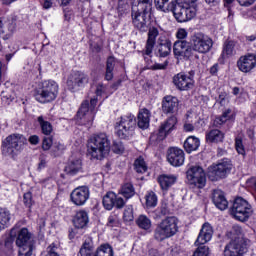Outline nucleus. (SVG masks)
Returning <instances> with one entry per match:
<instances>
[{"label": "nucleus", "instance_id": "c756f323", "mask_svg": "<svg viewBox=\"0 0 256 256\" xmlns=\"http://www.w3.org/2000/svg\"><path fill=\"white\" fill-rule=\"evenodd\" d=\"M153 9V0H133V11H144L145 13H151Z\"/></svg>", "mask_w": 256, "mask_h": 256}, {"label": "nucleus", "instance_id": "423d86ee", "mask_svg": "<svg viewBox=\"0 0 256 256\" xmlns=\"http://www.w3.org/2000/svg\"><path fill=\"white\" fill-rule=\"evenodd\" d=\"M233 171V162L229 158H223L209 167L208 179L210 181H221Z\"/></svg>", "mask_w": 256, "mask_h": 256}, {"label": "nucleus", "instance_id": "cd10ccee", "mask_svg": "<svg viewBox=\"0 0 256 256\" xmlns=\"http://www.w3.org/2000/svg\"><path fill=\"white\" fill-rule=\"evenodd\" d=\"M137 120V125L140 129H148L151 121V111L147 108L141 109L138 113Z\"/></svg>", "mask_w": 256, "mask_h": 256}, {"label": "nucleus", "instance_id": "8fccbe9b", "mask_svg": "<svg viewBox=\"0 0 256 256\" xmlns=\"http://www.w3.org/2000/svg\"><path fill=\"white\" fill-rule=\"evenodd\" d=\"M6 25H7L8 31H10V33H13V31H15L17 27V20L13 17L6 18Z\"/></svg>", "mask_w": 256, "mask_h": 256}, {"label": "nucleus", "instance_id": "f704fd0d", "mask_svg": "<svg viewBox=\"0 0 256 256\" xmlns=\"http://www.w3.org/2000/svg\"><path fill=\"white\" fill-rule=\"evenodd\" d=\"M11 221V213L7 209H0V231L9 227Z\"/></svg>", "mask_w": 256, "mask_h": 256}, {"label": "nucleus", "instance_id": "4d7b16f0", "mask_svg": "<svg viewBox=\"0 0 256 256\" xmlns=\"http://www.w3.org/2000/svg\"><path fill=\"white\" fill-rule=\"evenodd\" d=\"M113 151L114 153H123V151H125V146H123V142H114Z\"/></svg>", "mask_w": 256, "mask_h": 256}, {"label": "nucleus", "instance_id": "6e6d98bb", "mask_svg": "<svg viewBox=\"0 0 256 256\" xmlns=\"http://www.w3.org/2000/svg\"><path fill=\"white\" fill-rule=\"evenodd\" d=\"M114 69H115V57L110 56L106 61V70L114 71Z\"/></svg>", "mask_w": 256, "mask_h": 256}, {"label": "nucleus", "instance_id": "4be33fe9", "mask_svg": "<svg viewBox=\"0 0 256 256\" xmlns=\"http://www.w3.org/2000/svg\"><path fill=\"white\" fill-rule=\"evenodd\" d=\"M167 161L173 167H181L185 163V152L181 148L171 147L167 151Z\"/></svg>", "mask_w": 256, "mask_h": 256}, {"label": "nucleus", "instance_id": "f257e3e1", "mask_svg": "<svg viewBox=\"0 0 256 256\" xmlns=\"http://www.w3.org/2000/svg\"><path fill=\"white\" fill-rule=\"evenodd\" d=\"M151 12H145L142 10H132V25L137 31L140 33H147L148 36L146 40V46L143 51L144 55L151 57L153 54V49H155V45L157 44V38L159 37V33L161 31L160 26H150L151 25Z\"/></svg>", "mask_w": 256, "mask_h": 256}, {"label": "nucleus", "instance_id": "9b49d317", "mask_svg": "<svg viewBox=\"0 0 256 256\" xmlns=\"http://www.w3.org/2000/svg\"><path fill=\"white\" fill-rule=\"evenodd\" d=\"M251 240L245 237H235L224 247V256H244Z\"/></svg>", "mask_w": 256, "mask_h": 256}, {"label": "nucleus", "instance_id": "37998d69", "mask_svg": "<svg viewBox=\"0 0 256 256\" xmlns=\"http://www.w3.org/2000/svg\"><path fill=\"white\" fill-rule=\"evenodd\" d=\"M15 241V236H11V232L9 236L4 240V247L8 251V256H13V243Z\"/></svg>", "mask_w": 256, "mask_h": 256}, {"label": "nucleus", "instance_id": "9d476101", "mask_svg": "<svg viewBox=\"0 0 256 256\" xmlns=\"http://www.w3.org/2000/svg\"><path fill=\"white\" fill-rule=\"evenodd\" d=\"M136 124L137 120L134 115L128 114L122 116L115 127L117 137H119V139H129V137H132Z\"/></svg>", "mask_w": 256, "mask_h": 256}, {"label": "nucleus", "instance_id": "ddd939ff", "mask_svg": "<svg viewBox=\"0 0 256 256\" xmlns=\"http://www.w3.org/2000/svg\"><path fill=\"white\" fill-rule=\"evenodd\" d=\"M11 237H14L15 244L18 247H27L28 245H33V233L29 231V228L23 227L18 228L14 226L10 230Z\"/></svg>", "mask_w": 256, "mask_h": 256}, {"label": "nucleus", "instance_id": "f03ea898", "mask_svg": "<svg viewBox=\"0 0 256 256\" xmlns=\"http://www.w3.org/2000/svg\"><path fill=\"white\" fill-rule=\"evenodd\" d=\"M154 5L158 11L169 13L172 11L178 23H187L197 15L195 7L184 3L179 4V0H154Z\"/></svg>", "mask_w": 256, "mask_h": 256}, {"label": "nucleus", "instance_id": "1a4fd4ad", "mask_svg": "<svg viewBox=\"0 0 256 256\" xmlns=\"http://www.w3.org/2000/svg\"><path fill=\"white\" fill-rule=\"evenodd\" d=\"M212 238L213 227H211L209 223H204L195 241V245L198 246V248L195 250L193 256H209V247L205 246V243H209Z\"/></svg>", "mask_w": 256, "mask_h": 256}, {"label": "nucleus", "instance_id": "7ed1b4c3", "mask_svg": "<svg viewBox=\"0 0 256 256\" xmlns=\"http://www.w3.org/2000/svg\"><path fill=\"white\" fill-rule=\"evenodd\" d=\"M88 151L93 159H104L111 151V141L105 133L94 134L88 141Z\"/></svg>", "mask_w": 256, "mask_h": 256}, {"label": "nucleus", "instance_id": "473e14b6", "mask_svg": "<svg viewBox=\"0 0 256 256\" xmlns=\"http://www.w3.org/2000/svg\"><path fill=\"white\" fill-rule=\"evenodd\" d=\"M201 145V141L199 138L195 136H189L184 142V149L187 153H193V151H197Z\"/></svg>", "mask_w": 256, "mask_h": 256}, {"label": "nucleus", "instance_id": "dca6fc26", "mask_svg": "<svg viewBox=\"0 0 256 256\" xmlns=\"http://www.w3.org/2000/svg\"><path fill=\"white\" fill-rule=\"evenodd\" d=\"M25 145H27V138L21 134H11L4 140V146L11 153L23 151Z\"/></svg>", "mask_w": 256, "mask_h": 256}, {"label": "nucleus", "instance_id": "c85d7f7f", "mask_svg": "<svg viewBox=\"0 0 256 256\" xmlns=\"http://www.w3.org/2000/svg\"><path fill=\"white\" fill-rule=\"evenodd\" d=\"M87 223H89V215H87L86 211L81 210L75 214L73 225L76 229H85Z\"/></svg>", "mask_w": 256, "mask_h": 256}, {"label": "nucleus", "instance_id": "49530a36", "mask_svg": "<svg viewBox=\"0 0 256 256\" xmlns=\"http://www.w3.org/2000/svg\"><path fill=\"white\" fill-rule=\"evenodd\" d=\"M32 255H33V244L19 247L18 256H32Z\"/></svg>", "mask_w": 256, "mask_h": 256}, {"label": "nucleus", "instance_id": "c03bdc74", "mask_svg": "<svg viewBox=\"0 0 256 256\" xmlns=\"http://www.w3.org/2000/svg\"><path fill=\"white\" fill-rule=\"evenodd\" d=\"M65 149V145L56 142L53 144L52 149H51V155L53 157H59V155L63 154V150Z\"/></svg>", "mask_w": 256, "mask_h": 256}, {"label": "nucleus", "instance_id": "a19ab883", "mask_svg": "<svg viewBox=\"0 0 256 256\" xmlns=\"http://www.w3.org/2000/svg\"><path fill=\"white\" fill-rule=\"evenodd\" d=\"M120 195H123L125 199H131L135 195V187H133V184L126 183L121 187Z\"/></svg>", "mask_w": 256, "mask_h": 256}, {"label": "nucleus", "instance_id": "864d4df0", "mask_svg": "<svg viewBox=\"0 0 256 256\" xmlns=\"http://www.w3.org/2000/svg\"><path fill=\"white\" fill-rule=\"evenodd\" d=\"M108 227H118L119 226V217L117 215H111L108 217Z\"/></svg>", "mask_w": 256, "mask_h": 256}, {"label": "nucleus", "instance_id": "5701e85b", "mask_svg": "<svg viewBox=\"0 0 256 256\" xmlns=\"http://www.w3.org/2000/svg\"><path fill=\"white\" fill-rule=\"evenodd\" d=\"M237 67L242 73H251L256 67V55L247 54L245 56H241L237 61Z\"/></svg>", "mask_w": 256, "mask_h": 256}, {"label": "nucleus", "instance_id": "bf43d9fd", "mask_svg": "<svg viewBox=\"0 0 256 256\" xmlns=\"http://www.w3.org/2000/svg\"><path fill=\"white\" fill-rule=\"evenodd\" d=\"M158 211L160 213V217H165V215H169V206L167 203H162L158 208Z\"/></svg>", "mask_w": 256, "mask_h": 256}, {"label": "nucleus", "instance_id": "0e129e2a", "mask_svg": "<svg viewBox=\"0 0 256 256\" xmlns=\"http://www.w3.org/2000/svg\"><path fill=\"white\" fill-rule=\"evenodd\" d=\"M28 141L31 145H38L39 144V136L32 135L29 137Z\"/></svg>", "mask_w": 256, "mask_h": 256}, {"label": "nucleus", "instance_id": "4468645a", "mask_svg": "<svg viewBox=\"0 0 256 256\" xmlns=\"http://www.w3.org/2000/svg\"><path fill=\"white\" fill-rule=\"evenodd\" d=\"M177 126V117L170 116L167 120H165L159 127L157 133H153L150 136L151 141H164L167 139L169 134L175 131Z\"/></svg>", "mask_w": 256, "mask_h": 256}, {"label": "nucleus", "instance_id": "5fc2aeb1", "mask_svg": "<svg viewBox=\"0 0 256 256\" xmlns=\"http://www.w3.org/2000/svg\"><path fill=\"white\" fill-rule=\"evenodd\" d=\"M168 65H169V60H165L164 63L162 64L155 63L154 65L150 66V69H152V71L163 70V69H167Z\"/></svg>", "mask_w": 256, "mask_h": 256}, {"label": "nucleus", "instance_id": "e2e57ef3", "mask_svg": "<svg viewBox=\"0 0 256 256\" xmlns=\"http://www.w3.org/2000/svg\"><path fill=\"white\" fill-rule=\"evenodd\" d=\"M238 3L242 7H249L255 3V0H238Z\"/></svg>", "mask_w": 256, "mask_h": 256}, {"label": "nucleus", "instance_id": "0eeeda50", "mask_svg": "<svg viewBox=\"0 0 256 256\" xmlns=\"http://www.w3.org/2000/svg\"><path fill=\"white\" fill-rule=\"evenodd\" d=\"M230 213L234 219L245 223V221H249V217L253 215V207L247 200L242 197H237L230 208Z\"/></svg>", "mask_w": 256, "mask_h": 256}, {"label": "nucleus", "instance_id": "a878e982", "mask_svg": "<svg viewBox=\"0 0 256 256\" xmlns=\"http://www.w3.org/2000/svg\"><path fill=\"white\" fill-rule=\"evenodd\" d=\"M212 201L217 209L220 211H225L229 207V202L225 198V194L221 190H213L212 192Z\"/></svg>", "mask_w": 256, "mask_h": 256}, {"label": "nucleus", "instance_id": "774afa93", "mask_svg": "<svg viewBox=\"0 0 256 256\" xmlns=\"http://www.w3.org/2000/svg\"><path fill=\"white\" fill-rule=\"evenodd\" d=\"M105 79L106 81H111V79H113V70H106Z\"/></svg>", "mask_w": 256, "mask_h": 256}, {"label": "nucleus", "instance_id": "3c124183", "mask_svg": "<svg viewBox=\"0 0 256 256\" xmlns=\"http://www.w3.org/2000/svg\"><path fill=\"white\" fill-rule=\"evenodd\" d=\"M230 233L234 235L232 239H235V237H243V228L239 225H234Z\"/></svg>", "mask_w": 256, "mask_h": 256}, {"label": "nucleus", "instance_id": "20e7f679", "mask_svg": "<svg viewBox=\"0 0 256 256\" xmlns=\"http://www.w3.org/2000/svg\"><path fill=\"white\" fill-rule=\"evenodd\" d=\"M179 231V221L176 217L170 216L163 219L154 230V239L156 241H165L175 237Z\"/></svg>", "mask_w": 256, "mask_h": 256}, {"label": "nucleus", "instance_id": "58836bf2", "mask_svg": "<svg viewBox=\"0 0 256 256\" xmlns=\"http://www.w3.org/2000/svg\"><path fill=\"white\" fill-rule=\"evenodd\" d=\"M147 162H145V158L143 156H139L134 161V170L136 173H147Z\"/></svg>", "mask_w": 256, "mask_h": 256}, {"label": "nucleus", "instance_id": "412c9836", "mask_svg": "<svg viewBox=\"0 0 256 256\" xmlns=\"http://www.w3.org/2000/svg\"><path fill=\"white\" fill-rule=\"evenodd\" d=\"M102 203L107 211H111L113 207H116V209H123V207H125V200L122 197L117 196L114 192L106 193Z\"/></svg>", "mask_w": 256, "mask_h": 256}, {"label": "nucleus", "instance_id": "bb28decb", "mask_svg": "<svg viewBox=\"0 0 256 256\" xmlns=\"http://www.w3.org/2000/svg\"><path fill=\"white\" fill-rule=\"evenodd\" d=\"M65 171L68 175H77V173L83 172V161L81 158L71 157Z\"/></svg>", "mask_w": 256, "mask_h": 256}, {"label": "nucleus", "instance_id": "6e6552de", "mask_svg": "<svg viewBox=\"0 0 256 256\" xmlns=\"http://www.w3.org/2000/svg\"><path fill=\"white\" fill-rule=\"evenodd\" d=\"M190 45L193 54L200 53L201 55H205L213 49V39L205 33L195 32L190 37Z\"/></svg>", "mask_w": 256, "mask_h": 256}, {"label": "nucleus", "instance_id": "39448f33", "mask_svg": "<svg viewBox=\"0 0 256 256\" xmlns=\"http://www.w3.org/2000/svg\"><path fill=\"white\" fill-rule=\"evenodd\" d=\"M57 95H59V84L53 80H46L42 82L35 99L38 103H51L57 99Z\"/></svg>", "mask_w": 256, "mask_h": 256}, {"label": "nucleus", "instance_id": "603ef678", "mask_svg": "<svg viewBox=\"0 0 256 256\" xmlns=\"http://www.w3.org/2000/svg\"><path fill=\"white\" fill-rule=\"evenodd\" d=\"M53 145V138L45 137L42 142V149L43 151H49L51 146Z\"/></svg>", "mask_w": 256, "mask_h": 256}, {"label": "nucleus", "instance_id": "de8ad7c7", "mask_svg": "<svg viewBox=\"0 0 256 256\" xmlns=\"http://www.w3.org/2000/svg\"><path fill=\"white\" fill-rule=\"evenodd\" d=\"M235 147L239 155H245V146H243V138L241 136L235 138Z\"/></svg>", "mask_w": 256, "mask_h": 256}, {"label": "nucleus", "instance_id": "c9c22d12", "mask_svg": "<svg viewBox=\"0 0 256 256\" xmlns=\"http://www.w3.org/2000/svg\"><path fill=\"white\" fill-rule=\"evenodd\" d=\"M233 53H235V42L226 41L221 54L222 59H229V57H232Z\"/></svg>", "mask_w": 256, "mask_h": 256}, {"label": "nucleus", "instance_id": "a18cd8bd", "mask_svg": "<svg viewBox=\"0 0 256 256\" xmlns=\"http://www.w3.org/2000/svg\"><path fill=\"white\" fill-rule=\"evenodd\" d=\"M133 219H135L133 216V206L128 205L124 209L123 220L126 221V223H130V221H133Z\"/></svg>", "mask_w": 256, "mask_h": 256}, {"label": "nucleus", "instance_id": "680f3d73", "mask_svg": "<svg viewBox=\"0 0 256 256\" xmlns=\"http://www.w3.org/2000/svg\"><path fill=\"white\" fill-rule=\"evenodd\" d=\"M2 99L6 100V103H11L15 101V96L8 94L7 92H2Z\"/></svg>", "mask_w": 256, "mask_h": 256}, {"label": "nucleus", "instance_id": "2eb2a0df", "mask_svg": "<svg viewBox=\"0 0 256 256\" xmlns=\"http://www.w3.org/2000/svg\"><path fill=\"white\" fill-rule=\"evenodd\" d=\"M187 180L190 185H195L198 189H203L207 183L205 170L201 166H192L186 172Z\"/></svg>", "mask_w": 256, "mask_h": 256}, {"label": "nucleus", "instance_id": "09e8293b", "mask_svg": "<svg viewBox=\"0 0 256 256\" xmlns=\"http://www.w3.org/2000/svg\"><path fill=\"white\" fill-rule=\"evenodd\" d=\"M23 203L25 207L31 209V206L33 205V194L31 192H26L23 195Z\"/></svg>", "mask_w": 256, "mask_h": 256}, {"label": "nucleus", "instance_id": "2f4dec72", "mask_svg": "<svg viewBox=\"0 0 256 256\" xmlns=\"http://www.w3.org/2000/svg\"><path fill=\"white\" fill-rule=\"evenodd\" d=\"M225 134L219 129H212L206 132V143H222Z\"/></svg>", "mask_w": 256, "mask_h": 256}, {"label": "nucleus", "instance_id": "7c9ffc66", "mask_svg": "<svg viewBox=\"0 0 256 256\" xmlns=\"http://www.w3.org/2000/svg\"><path fill=\"white\" fill-rule=\"evenodd\" d=\"M177 182V177L173 175H161L158 177V183L162 191H169L170 187H173Z\"/></svg>", "mask_w": 256, "mask_h": 256}, {"label": "nucleus", "instance_id": "69168bd1", "mask_svg": "<svg viewBox=\"0 0 256 256\" xmlns=\"http://www.w3.org/2000/svg\"><path fill=\"white\" fill-rule=\"evenodd\" d=\"M184 131L186 133H191V131H195V126H193V124L186 123L184 124Z\"/></svg>", "mask_w": 256, "mask_h": 256}, {"label": "nucleus", "instance_id": "f8f14e48", "mask_svg": "<svg viewBox=\"0 0 256 256\" xmlns=\"http://www.w3.org/2000/svg\"><path fill=\"white\" fill-rule=\"evenodd\" d=\"M95 107H97V98H91L90 104L89 100H85L77 113L79 119L83 121L84 125H91L93 119H95Z\"/></svg>", "mask_w": 256, "mask_h": 256}, {"label": "nucleus", "instance_id": "ea45409f", "mask_svg": "<svg viewBox=\"0 0 256 256\" xmlns=\"http://www.w3.org/2000/svg\"><path fill=\"white\" fill-rule=\"evenodd\" d=\"M136 225H138V227L140 229H143L144 231H149V229H151V219H149V217H147L146 215H140L137 219H136Z\"/></svg>", "mask_w": 256, "mask_h": 256}, {"label": "nucleus", "instance_id": "393cba45", "mask_svg": "<svg viewBox=\"0 0 256 256\" xmlns=\"http://www.w3.org/2000/svg\"><path fill=\"white\" fill-rule=\"evenodd\" d=\"M179 109V99L175 96L167 95L162 99V111L165 115L177 113Z\"/></svg>", "mask_w": 256, "mask_h": 256}, {"label": "nucleus", "instance_id": "338daca9", "mask_svg": "<svg viewBox=\"0 0 256 256\" xmlns=\"http://www.w3.org/2000/svg\"><path fill=\"white\" fill-rule=\"evenodd\" d=\"M51 7H53V1L44 0L43 9H51Z\"/></svg>", "mask_w": 256, "mask_h": 256}, {"label": "nucleus", "instance_id": "052dcab7", "mask_svg": "<svg viewBox=\"0 0 256 256\" xmlns=\"http://www.w3.org/2000/svg\"><path fill=\"white\" fill-rule=\"evenodd\" d=\"M106 87L102 83L98 84L96 87V95L97 97H101L103 93H105Z\"/></svg>", "mask_w": 256, "mask_h": 256}, {"label": "nucleus", "instance_id": "b1692460", "mask_svg": "<svg viewBox=\"0 0 256 256\" xmlns=\"http://www.w3.org/2000/svg\"><path fill=\"white\" fill-rule=\"evenodd\" d=\"M171 47H172L171 40H169L165 36H159L157 40L156 50H155L156 57H160V58L169 57V55H171Z\"/></svg>", "mask_w": 256, "mask_h": 256}, {"label": "nucleus", "instance_id": "f3484780", "mask_svg": "<svg viewBox=\"0 0 256 256\" xmlns=\"http://www.w3.org/2000/svg\"><path fill=\"white\" fill-rule=\"evenodd\" d=\"M173 53L175 57L189 61V59L193 57V49L191 48V43L186 40H177L173 45Z\"/></svg>", "mask_w": 256, "mask_h": 256}, {"label": "nucleus", "instance_id": "aec40b11", "mask_svg": "<svg viewBox=\"0 0 256 256\" xmlns=\"http://www.w3.org/2000/svg\"><path fill=\"white\" fill-rule=\"evenodd\" d=\"M89 187L87 186H80L75 188L71 194H70V199L74 205L77 207H81L87 203L89 200Z\"/></svg>", "mask_w": 256, "mask_h": 256}, {"label": "nucleus", "instance_id": "79ce46f5", "mask_svg": "<svg viewBox=\"0 0 256 256\" xmlns=\"http://www.w3.org/2000/svg\"><path fill=\"white\" fill-rule=\"evenodd\" d=\"M145 200L147 209L157 207V194H155V192H148L145 196Z\"/></svg>", "mask_w": 256, "mask_h": 256}, {"label": "nucleus", "instance_id": "72a5a7b5", "mask_svg": "<svg viewBox=\"0 0 256 256\" xmlns=\"http://www.w3.org/2000/svg\"><path fill=\"white\" fill-rule=\"evenodd\" d=\"M81 256H91L93 254V238L87 237L79 251Z\"/></svg>", "mask_w": 256, "mask_h": 256}, {"label": "nucleus", "instance_id": "a211bd4d", "mask_svg": "<svg viewBox=\"0 0 256 256\" xmlns=\"http://www.w3.org/2000/svg\"><path fill=\"white\" fill-rule=\"evenodd\" d=\"M89 83V76L81 71L72 73L67 80V87L70 91H77L79 87H85Z\"/></svg>", "mask_w": 256, "mask_h": 256}, {"label": "nucleus", "instance_id": "4c0bfd02", "mask_svg": "<svg viewBox=\"0 0 256 256\" xmlns=\"http://www.w3.org/2000/svg\"><path fill=\"white\" fill-rule=\"evenodd\" d=\"M231 119V109L225 110L221 116H218L214 119L213 126L214 127H221L224 123H227Z\"/></svg>", "mask_w": 256, "mask_h": 256}, {"label": "nucleus", "instance_id": "e433bc0d", "mask_svg": "<svg viewBox=\"0 0 256 256\" xmlns=\"http://www.w3.org/2000/svg\"><path fill=\"white\" fill-rule=\"evenodd\" d=\"M37 121L41 127L43 135H51V133H53V125H51L49 121H46L43 116H39Z\"/></svg>", "mask_w": 256, "mask_h": 256}, {"label": "nucleus", "instance_id": "6ab92c4d", "mask_svg": "<svg viewBox=\"0 0 256 256\" xmlns=\"http://www.w3.org/2000/svg\"><path fill=\"white\" fill-rule=\"evenodd\" d=\"M173 83L179 91H189L195 87V80L191 74L178 73L173 77Z\"/></svg>", "mask_w": 256, "mask_h": 256}, {"label": "nucleus", "instance_id": "13d9d810", "mask_svg": "<svg viewBox=\"0 0 256 256\" xmlns=\"http://www.w3.org/2000/svg\"><path fill=\"white\" fill-rule=\"evenodd\" d=\"M187 30L185 28H179L176 32V37L179 41H183V39H187Z\"/></svg>", "mask_w": 256, "mask_h": 256}]
</instances>
